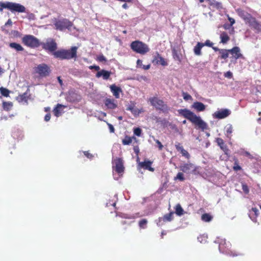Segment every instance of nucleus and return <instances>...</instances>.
Instances as JSON below:
<instances>
[{
	"instance_id": "nucleus-62",
	"label": "nucleus",
	"mask_w": 261,
	"mask_h": 261,
	"mask_svg": "<svg viewBox=\"0 0 261 261\" xmlns=\"http://www.w3.org/2000/svg\"><path fill=\"white\" fill-rule=\"evenodd\" d=\"M50 119V115L49 114H47L44 117V120L46 121H48Z\"/></svg>"
},
{
	"instance_id": "nucleus-12",
	"label": "nucleus",
	"mask_w": 261,
	"mask_h": 261,
	"mask_svg": "<svg viewBox=\"0 0 261 261\" xmlns=\"http://www.w3.org/2000/svg\"><path fill=\"white\" fill-rule=\"evenodd\" d=\"M113 170L119 174H121L124 171V167L122 160L120 158L114 159L112 162Z\"/></svg>"
},
{
	"instance_id": "nucleus-60",
	"label": "nucleus",
	"mask_w": 261,
	"mask_h": 261,
	"mask_svg": "<svg viewBox=\"0 0 261 261\" xmlns=\"http://www.w3.org/2000/svg\"><path fill=\"white\" fill-rule=\"evenodd\" d=\"M228 19L230 22L231 25H232L235 23V20L233 18L230 17L228 16Z\"/></svg>"
},
{
	"instance_id": "nucleus-41",
	"label": "nucleus",
	"mask_w": 261,
	"mask_h": 261,
	"mask_svg": "<svg viewBox=\"0 0 261 261\" xmlns=\"http://www.w3.org/2000/svg\"><path fill=\"white\" fill-rule=\"evenodd\" d=\"M182 96H183L184 99L185 100H189L192 99V97L190 94H189L188 93H187L186 92L182 93Z\"/></svg>"
},
{
	"instance_id": "nucleus-63",
	"label": "nucleus",
	"mask_w": 261,
	"mask_h": 261,
	"mask_svg": "<svg viewBox=\"0 0 261 261\" xmlns=\"http://www.w3.org/2000/svg\"><path fill=\"white\" fill-rule=\"evenodd\" d=\"M150 66V65H143L142 68L145 70H147L149 69Z\"/></svg>"
},
{
	"instance_id": "nucleus-28",
	"label": "nucleus",
	"mask_w": 261,
	"mask_h": 261,
	"mask_svg": "<svg viewBox=\"0 0 261 261\" xmlns=\"http://www.w3.org/2000/svg\"><path fill=\"white\" fill-rule=\"evenodd\" d=\"M204 46V44H203V43L198 42L197 45L194 48V54L197 56L201 55V49Z\"/></svg>"
},
{
	"instance_id": "nucleus-32",
	"label": "nucleus",
	"mask_w": 261,
	"mask_h": 261,
	"mask_svg": "<svg viewBox=\"0 0 261 261\" xmlns=\"http://www.w3.org/2000/svg\"><path fill=\"white\" fill-rule=\"evenodd\" d=\"M148 221L146 219H143L139 221L138 224L140 229H146L147 228Z\"/></svg>"
},
{
	"instance_id": "nucleus-3",
	"label": "nucleus",
	"mask_w": 261,
	"mask_h": 261,
	"mask_svg": "<svg viewBox=\"0 0 261 261\" xmlns=\"http://www.w3.org/2000/svg\"><path fill=\"white\" fill-rule=\"evenodd\" d=\"M77 49V47L73 46L69 50L64 49H60L56 51H54L53 54L54 57L56 58H59L62 60H69L76 57Z\"/></svg>"
},
{
	"instance_id": "nucleus-34",
	"label": "nucleus",
	"mask_w": 261,
	"mask_h": 261,
	"mask_svg": "<svg viewBox=\"0 0 261 261\" xmlns=\"http://www.w3.org/2000/svg\"><path fill=\"white\" fill-rule=\"evenodd\" d=\"M173 213H170L168 214H166L163 217V221L164 222H170L171 221L172 219H173Z\"/></svg>"
},
{
	"instance_id": "nucleus-22",
	"label": "nucleus",
	"mask_w": 261,
	"mask_h": 261,
	"mask_svg": "<svg viewBox=\"0 0 261 261\" xmlns=\"http://www.w3.org/2000/svg\"><path fill=\"white\" fill-rule=\"evenodd\" d=\"M228 51L236 59H238L242 57L240 53V49L239 47L236 46L232 49L228 50Z\"/></svg>"
},
{
	"instance_id": "nucleus-35",
	"label": "nucleus",
	"mask_w": 261,
	"mask_h": 261,
	"mask_svg": "<svg viewBox=\"0 0 261 261\" xmlns=\"http://www.w3.org/2000/svg\"><path fill=\"white\" fill-rule=\"evenodd\" d=\"M212 217L208 214H204L201 216V219L204 222H210L211 221Z\"/></svg>"
},
{
	"instance_id": "nucleus-10",
	"label": "nucleus",
	"mask_w": 261,
	"mask_h": 261,
	"mask_svg": "<svg viewBox=\"0 0 261 261\" xmlns=\"http://www.w3.org/2000/svg\"><path fill=\"white\" fill-rule=\"evenodd\" d=\"M149 100L151 105L156 109L160 110L163 112H166L168 110L167 105L164 103L162 100L159 99L158 97H151L149 99Z\"/></svg>"
},
{
	"instance_id": "nucleus-49",
	"label": "nucleus",
	"mask_w": 261,
	"mask_h": 261,
	"mask_svg": "<svg viewBox=\"0 0 261 261\" xmlns=\"http://www.w3.org/2000/svg\"><path fill=\"white\" fill-rule=\"evenodd\" d=\"M127 110L131 111L132 113H133L134 114H136L137 113V110H136L135 109L134 105H129L127 107Z\"/></svg>"
},
{
	"instance_id": "nucleus-43",
	"label": "nucleus",
	"mask_w": 261,
	"mask_h": 261,
	"mask_svg": "<svg viewBox=\"0 0 261 261\" xmlns=\"http://www.w3.org/2000/svg\"><path fill=\"white\" fill-rule=\"evenodd\" d=\"M132 139L129 137L125 138L122 141V143L124 145H129V144H130L132 143Z\"/></svg>"
},
{
	"instance_id": "nucleus-18",
	"label": "nucleus",
	"mask_w": 261,
	"mask_h": 261,
	"mask_svg": "<svg viewBox=\"0 0 261 261\" xmlns=\"http://www.w3.org/2000/svg\"><path fill=\"white\" fill-rule=\"evenodd\" d=\"M172 53L174 60L180 62L182 59V55L180 48L173 47L172 48Z\"/></svg>"
},
{
	"instance_id": "nucleus-11",
	"label": "nucleus",
	"mask_w": 261,
	"mask_h": 261,
	"mask_svg": "<svg viewBox=\"0 0 261 261\" xmlns=\"http://www.w3.org/2000/svg\"><path fill=\"white\" fill-rule=\"evenodd\" d=\"M34 70L36 73H38L42 77L48 76L50 72L49 67L45 64H41L38 65L35 68Z\"/></svg>"
},
{
	"instance_id": "nucleus-46",
	"label": "nucleus",
	"mask_w": 261,
	"mask_h": 261,
	"mask_svg": "<svg viewBox=\"0 0 261 261\" xmlns=\"http://www.w3.org/2000/svg\"><path fill=\"white\" fill-rule=\"evenodd\" d=\"M228 50H223L221 53V58L222 59H226L228 57Z\"/></svg>"
},
{
	"instance_id": "nucleus-1",
	"label": "nucleus",
	"mask_w": 261,
	"mask_h": 261,
	"mask_svg": "<svg viewBox=\"0 0 261 261\" xmlns=\"http://www.w3.org/2000/svg\"><path fill=\"white\" fill-rule=\"evenodd\" d=\"M178 114L189 120L192 123L197 125L202 130L207 129L208 125L200 116H197L194 113L187 109H179L177 111Z\"/></svg>"
},
{
	"instance_id": "nucleus-31",
	"label": "nucleus",
	"mask_w": 261,
	"mask_h": 261,
	"mask_svg": "<svg viewBox=\"0 0 261 261\" xmlns=\"http://www.w3.org/2000/svg\"><path fill=\"white\" fill-rule=\"evenodd\" d=\"M175 213L178 216H181L184 214V211L179 204H176L175 206Z\"/></svg>"
},
{
	"instance_id": "nucleus-30",
	"label": "nucleus",
	"mask_w": 261,
	"mask_h": 261,
	"mask_svg": "<svg viewBox=\"0 0 261 261\" xmlns=\"http://www.w3.org/2000/svg\"><path fill=\"white\" fill-rule=\"evenodd\" d=\"M9 46L18 51H22L23 50V47L20 44L16 43H10Z\"/></svg>"
},
{
	"instance_id": "nucleus-48",
	"label": "nucleus",
	"mask_w": 261,
	"mask_h": 261,
	"mask_svg": "<svg viewBox=\"0 0 261 261\" xmlns=\"http://www.w3.org/2000/svg\"><path fill=\"white\" fill-rule=\"evenodd\" d=\"M153 139L154 141L156 142V143L158 144L159 149L162 150L163 148V145L162 144L161 142L159 140L155 139L153 137Z\"/></svg>"
},
{
	"instance_id": "nucleus-45",
	"label": "nucleus",
	"mask_w": 261,
	"mask_h": 261,
	"mask_svg": "<svg viewBox=\"0 0 261 261\" xmlns=\"http://www.w3.org/2000/svg\"><path fill=\"white\" fill-rule=\"evenodd\" d=\"M233 169L234 171L241 170L242 169L241 167L238 164L237 160L235 161L234 165L233 167Z\"/></svg>"
},
{
	"instance_id": "nucleus-2",
	"label": "nucleus",
	"mask_w": 261,
	"mask_h": 261,
	"mask_svg": "<svg viewBox=\"0 0 261 261\" xmlns=\"http://www.w3.org/2000/svg\"><path fill=\"white\" fill-rule=\"evenodd\" d=\"M236 11L238 15L244 20L246 24L257 31L261 32V23L258 22L251 14L242 9H238Z\"/></svg>"
},
{
	"instance_id": "nucleus-40",
	"label": "nucleus",
	"mask_w": 261,
	"mask_h": 261,
	"mask_svg": "<svg viewBox=\"0 0 261 261\" xmlns=\"http://www.w3.org/2000/svg\"><path fill=\"white\" fill-rule=\"evenodd\" d=\"M198 241L201 243H205L206 242L207 236L205 235L200 236L197 238Z\"/></svg>"
},
{
	"instance_id": "nucleus-47",
	"label": "nucleus",
	"mask_w": 261,
	"mask_h": 261,
	"mask_svg": "<svg viewBox=\"0 0 261 261\" xmlns=\"http://www.w3.org/2000/svg\"><path fill=\"white\" fill-rule=\"evenodd\" d=\"M180 153L182 154V155L184 156H185L187 159H189L190 158V154L188 152L187 150L183 149L181 151Z\"/></svg>"
},
{
	"instance_id": "nucleus-4",
	"label": "nucleus",
	"mask_w": 261,
	"mask_h": 261,
	"mask_svg": "<svg viewBox=\"0 0 261 261\" xmlns=\"http://www.w3.org/2000/svg\"><path fill=\"white\" fill-rule=\"evenodd\" d=\"M215 243L219 244V250L220 252L232 256L238 255V254L231 249V244L229 242H226L225 239L217 238Z\"/></svg>"
},
{
	"instance_id": "nucleus-26",
	"label": "nucleus",
	"mask_w": 261,
	"mask_h": 261,
	"mask_svg": "<svg viewBox=\"0 0 261 261\" xmlns=\"http://www.w3.org/2000/svg\"><path fill=\"white\" fill-rule=\"evenodd\" d=\"M216 142L218 145L220 147L221 149L223 150L226 154H227V152L228 151V149L222 139L218 138L216 139Z\"/></svg>"
},
{
	"instance_id": "nucleus-54",
	"label": "nucleus",
	"mask_w": 261,
	"mask_h": 261,
	"mask_svg": "<svg viewBox=\"0 0 261 261\" xmlns=\"http://www.w3.org/2000/svg\"><path fill=\"white\" fill-rule=\"evenodd\" d=\"M224 76L225 77L231 79L232 77V73L230 71H227L224 74Z\"/></svg>"
},
{
	"instance_id": "nucleus-6",
	"label": "nucleus",
	"mask_w": 261,
	"mask_h": 261,
	"mask_svg": "<svg viewBox=\"0 0 261 261\" xmlns=\"http://www.w3.org/2000/svg\"><path fill=\"white\" fill-rule=\"evenodd\" d=\"M130 48L135 52L141 55H145L149 51L147 44L138 40L131 43Z\"/></svg>"
},
{
	"instance_id": "nucleus-52",
	"label": "nucleus",
	"mask_w": 261,
	"mask_h": 261,
	"mask_svg": "<svg viewBox=\"0 0 261 261\" xmlns=\"http://www.w3.org/2000/svg\"><path fill=\"white\" fill-rule=\"evenodd\" d=\"M176 149L179 151H181L183 149V147L179 143L176 142L175 144Z\"/></svg>"
},
{
	"instance_id": "nucleus-64",
	"label": "nucleus",
	"mask_w": 261,
	"mask_h": 261,
	"mask_svg": "<svg viewBox=\"0 0 261 261\" xmlns=\"http://www.w3.org/2000/svg\"><path fill=\"white\" fill-rule=\"evenodd\" d=\"M58 80L59 83H60V84L61 85H62V84H63V82H62V80L61 79V77H60V76H58Z\"/></svg>"
},
{
	"instance_id": "nucleus-42",
	"label": "nucleus",
	"mask_w": 261,
	"mask_h": 261,
	"mask_svg": "<svg viewBox=\"0 0 261 261\" xmlns=\"http://www.w3.org/2000/svg\"><path fill=\"white\" fill-rule=\"evenodd\" d=\"M142 133V130L139 127L135 128L134 130V133L135 135L140 137Z\"/></svg>"
},
{
	"instance_id": "nucleus-58",
	"label": "nucleus",
	"mask_w": 261,
	"mask_h": 261,
	"mask_svg": "<svg viewBox=\"0 0 261 261\" xmlns=\"http://www.w3.org/2000/svg\"><path fill=\"white\" fill-rule=\"evenodd\" d=\"M137 66L138 67H142L143 65H142V61L140 60V59H138L137 61Z\"/></svg>"
},
{
	"instance_id": "nucleus-55",
	"label": "nucleus",
	"mask_w": 261,
	"mask_h": 261,
	"mask_svg": "<svg viewBox=\"0 0 261 261\" xmlns=\"http://www.w3.org/2000/svg\"><path fill=\"white\" fill-rule=\"evenodd\" d=\"M203 44H204V46H207L209 47H212L213 45V43L211 42L209 40H207L204 43H203Z\"/></svg>"
},
{
	"instance_id": "nucleus-59",
	"label": "nucleus",
	"mask_w": 261,
	"mask_h": 261,
	"mask_svg": "<svg viewBox=\"0 0 261 261\" xmlns=\"http://www.w3.org/2000/svg\"><path fill=\"white\" fill-rule=\"evenodd\" d=\"M12 24V21L10 19H9L7 22L5 23L4 27L11 26Z\"/></svg>"
},
{
	"instance_id": "nucleus-14",
	"label": "nucleus",
	"mask_w": 261,
	"mask_h": 261,
	"mask_svg": "<svg viewBox=\"0 0 261 261\" xmlns=\"http://www.w3.org/2000/svg\"><path fill=\"white\" fill-rule=\"evenodd\" d=\"M43 48L54 53L57 48V43L53 39H48L46 42L43 44Z\"/></svg>"
},
{
	"instance_id": "nucleus-13",
	"label": "nucleus",
	"mask_w": 261,
	"mask_h": 261,
	"mask_svg": "<svg viewBox=\"0 0 261 261\" xmlns=\"http://www.w3.org/2000/svg\"><path fill=\"white\" fill-rule=\"evenodd\" d=\"M231 114L230 110L227 109H222L216 111L213 114V117L214 118L222 119L227 117Z\"/></svg>"
},
{
	"instance_id": "nucleus-8",
	"label": "nucleus",
	"mask_w": 261,
	"mask_h": 261,
	"mask_svg": "<svg viewBox=\"0 0 261 261\" xmlns=\"http://www.w3.org/2000/svg\"><path fill=\"white\" fill-rule=\"evenodd\" d=\"M179 168L182 172L188 174H193L196 175L198 173L197 171L198 167L190 162L182 163L180 165Z\"/></svg>"
},
{
	"instance_id": "nucleus-9",
	"label": "nucleus",
	"mask_w": 261,
	"mask_h": 261,
	"mask_svg": "<svg viewBox=\"0 0 261 261\" xmlns=\"http://www.w3.org/2000/svg\"><path fill=\"white\" fill-rule=\"evenodd\" d=\"M22 41L25 45L31 48L37 47L40 45L39 40L33 35H25L22 38Z\"/></svg>"
},
{
	"instance_id": "nucleus-61",
	"label": "nucleus",
	"mask_w": 261,
	"mask_h": 261,
	"mask_svg": "<svg viewBox=\"0 0 261 261\" xmlns=\"http://www.w3.org/2000/svg\"><path fill=\"white\" fill-rule=\"evenodd\" d=\"M199 2L200 3L205 2L208 5H213V3L212 2V1L211 0H199Z\"/></svg>"
},
{
	"instance_id": "nucleus-21",
	"label": "nucleus",
	"mask_w": 261,
	"mask_h": 261,
	"mask_svg": "<svg viewBox=\"0 0 261 261\" xmlns=\"http://www.w3.org/2000/svg\"><path fill=\"white\" fill-rule=\"evenodd\" d=\"M151 164H152V162L149 161H145L142 162H139V167H140L142 168L148 170L152 172L154 171V168H153L151 167Z\"/></svg>"
},
{
	"instance_id": "nucleus-56",
	"label": "nucleus",
	"mask_w": 261,
	"mask_h": 261,
	"mask_svg": "<svg viewBox=\"0 0 261 261\" xmlns=\"http://www.w3.org/2000/svg\"><path fill=\"white\" fill-rule=\"evenodd\" d=\"M107 124L109 126V128L110 133H114V130H115L114 126L111 124H110L109 123H107Z\"/></svg>"
},
{
	"instance_id": "nucleus-20",
	"label": "nucleus",
	"mask_w": 261,
	"mask_h": 261,
	"mask_svg": "<svg viewBox=\"0 0 261 261\" xmlns=\"http://www.w3.org/2000/svg\"><path fill=\"white\" fill-rule=\"evenodd\" d=\"M259 213V211L256 207H252L251 210L249 211L248 215L250 218L254 222H256V217L258 216Z\"/></svg>"
},
{
	"instance_id": "nucleus-29",
	"label": "nucleus",
	"mask_w": 261,
	"mask_h": 261,
	"mask_svg": "<svg viewBox=\"0 0 261 261\" xmlns=\"http://www.w3.org/2000/svg\"><path fill=\"white\" fill-rule=\"evenodd\" d=\"M220 38L221 39V42L225 44L229 40V37L227 33L223 32L221 33Z\"/></svg>"
},
{
	"instance_id": "nucleus-36",
	"label": "nucleus",
	"mask_w": 261,
	"mask_h": 261,
	"mask_svg": "<svg viewBox=\"0 0 261 261\" xmlns=\"http://www.w3.org/2000/svg\"><path fill=\"white\" fill-rule=\"evenodd\" d=\"M0 92L2 95L5 97H8L10 93L9 90L3 87L0 88Z\"/></svg>"
},
{
	"instance_id": "nucleus-38",
	"label": "nucleus",
	"mask_w": 261,
	"mask_h": 261,
	"mask_svg": "<svg viewBox=\"0 0 261 261\" xmlns=\"http://www.w3.org/2000/svg\"><path fill=\"white\" fill-rule=\"evenodd\" d=\"M239 153L241 155L248 156L250 159L252 158V156L250 154V153L248 151H245L243 149L240 150L239 151Z\"/></svg>"
},
{
	"instance_id": "nucleus-25",
	"label": "nucleus",
	"mask_w": 261,
	"mask_h": 261,
	"mask_svg": "<svg viewBox=\"0 0 261 261\" xmlns=\"http://www.w3.org/2000/svg\"><path fill=\"white\" fill-rule=\"evenodd\" d=\"M65 107L63 105H62L61 104H58L56 107L53 110L54 115L57 117H58L60 116H61L62 113L63 108Z\"/></svg>"
},
{
	"instance_id": "nucleus-53",
	"label": "nucleus",
	"mask_w": 261,
	"mask_h": 261,
	"mask_svg": "<svg viewBox=\"0 0 261 261\" xmlns=\"http://www.w3.org/2000/svg\"><path fill=\"white\" fill-rule=\"evenodd\" d=\"M83 153L84 155L89 159H91L94 156L93 154H92L88 151H84Z\"/></svg>"
},
{
	"instance_id": "nucleus-27",
	"label": "nucleus",
	"mask_w": 261,
	"mask_h": 261,
	"mask_svg": "<svg viewBox=\"0 0 261 261\" xmlns=\"http://www.w3.org/2000/svg\"><path fill=\"white\" fill-rule=\"evenodd\" d=\"M224 131L226 137L230 138L233 132V127L231 124H227L224 127Z\"/></svg>"
},
{
	"instance_id": "nucleus-19",
	"label": "nucleus",
	"mask_w": 261,
	"mask_h": 261,
	"mask_svg": "<svg viewBox=\"0 0 261 261\" xmlns=\"http://www.w3.org/2000/svg\"><path fill=\"white\" fill-rule=\"evenodd\" d=\"M111 72L110 71L102 69L98 71L96 74V76L97 78L102 77L105 80H107L109 79L111 75Z\"/></svg>"
},
{
	"instance_id": "nucleus-24",
	"label": "nucleus",
	"mask_w": 261,
	"mask_h": 261,
	"mask_svg": "<svg viewBox=\"0 0 261 261\" xmlns=\"http://www.w3.org/2000/svg\"><path fill=\"white\" fill-rule=\"evenodd\" d=\"M110 89L115 97L119 98L120 92H121L120 88L116 86L115 85H112L110 86Z\"/></svg>"
},
{
	"instance_id": "nucleus-5",
	"label": "nucleus",
	"mask_w": 261,
	"mask_h": 261,
	"mask_svg": "<svg viewBox=\"0 0 261 261\" xmlns=\"http://www.w3.org/2000/svg\"><path fill=\"white\" fill-rule=\"evenodd\" d=\"M0 7L4 8L5 9H8L12 12H17L22 13L25 11V8L23 5L18 3L9 2L5 3L0 2Z\"/></svg>"
},
{
	"instance_id": "nucleus-15",
	"label": "nucleus",
	"mask_w": 261,
	"mask_h": 261,
	"mask_svg": "<svg viewBox=\"0 0 261 261\" xmlns=\"http://www.w3.org/2000/svg\"><path fill=\"white\" fill-rule=\"evenodd\" d=\"M104 104L105 106L110 110L115 109L118 106L117 101L110 98H106L104 100Z\"/></svg>"
},
{
	"instance_id": "nucleus-7",
	"label": "nucleus",
	"mask_w": 261,
	"mask_h": 261,
	"mask_svg": "<svg viewBox=\"0 0 261 261\" xmlns=\"http://www.w3.org/2000/svg\"><path fill=\"white\" fill-rule=\"evenodd\" d=\"M54 25L56 29L60 31H63L65 29H68L71 31L72 29H75L73 27V24L66 19H61L55 20Z\"/></svg>"
},
{
	"instance_id": "nucleus-57",
	"label": "nucleus",
	"mask_w": 261,
	"mask_h": 261,
	"mask_svg": "<svg viewBox=\"0 0 261 261\" xmlns=\"http://www.w3.org/2000/svg\"><path fill=\"white\" fill-rule=\"evenodd\" d=\"M89 68L90 69H95L96 70H97V71H98L100 69V67L98 66H96V65L90 66L89 67Z\"/></svg>"
},
{
	"instance_id": "nucleus-17",
	"label": "nucleus",
	"mask_w": 261,
	"mask_h": 261,
	"mask_svg": "<svg viewBox=\"0 0 261 261\" xmlns=\"http://www.w3.org/2000/svg\"><path fill=\"white\" fill-rule=\"evenodd\" d=\"M152 62L157 65H161L163 66L168 65V63L165 61V59L160 56L159 54H157L154 57Z\"/></svg>"
},
{
	"instance_id": "nucleus-23",
	"label": "nucleus",
	"mask_w": 261,
	"mask_h": 261,
	"mask_svg": "<svg viewBox=\"0 0 261 261\" xmlns=\"http://www.w3.org/2000/svg\"><path fill=\"white\" fill-rule=\"evenodd\" d=\"M192 108L195 109L197 111L202 112L205 110V106L201 102L196 101L193 103Z\"/></svg>"
},
{
	"instance_id": "nucleus-37",
	"label": "nucleus",
	"mask_w": 261,
	"mask_h": 261,
	"mask_svg": "<svg viewBox=\"0 0 261 261\" xmlns=\"http://www.w3.org/2000/svg\"><path fill=\"white\" fill-rule=\"evenodd\" d=\"M18 100L20 102H27L28 98L26 93L20 95L18 97Z\"/></svg>"
},
{
	"instance_id": "nucleus-50",
	"label": "nucleus",
	"mask_w": 261,
	"mask_h": 261,
	"mask_svg": "<svg viewBox=\"0 0 261 261\" xmlns=\"http://www.w3.org/2000/svg\"><path fill=\"white\" fill-rule=\"evenodd\" d=\"M155 222L157 225L159 226L163 225L164 222L163 221V218H159L158 220L155 221Z\"/></svg>"
},
{
	"instance_id": "nucleus-51",
	"label": "nucleus",
	"mask_w": 261,
	"mask_h": 261,
	"mask_svg": "<svg viewBox=\"0 0 261 261\" xmlns=\"http://www.w3.org/2000/svg\"><path fill=\"white\" fill-rule=\"evenodd\" d=\"M242 190L244 191V192L246 194H248L249 192V190L248 186L244 184H242Z\"/></svg>"
},
{
	"instance_id": "nucleus-16",
	"label": "nucleus",
	"mask_w": 261,
	"mask_h": 261,
	"mask_svg": "<svg viewBox=\"0 0 261 261\" xmlns=\"http://www.w3.org/2000/svg\"><path fill=\"white\" fill-rule=\"evenodd\" d=\"M149 214L148 212H142V213H137L133 215L125 214H122L119 216L123 218L132 219H135L137 218H140V217L145 216H147Z\"/></svg>"
},
{
	"instance_id": "nucleus-33",
	"label": "nucleus",
	"mask_w": 261,
	"mask_h": 261,
	"mask_svg": "<svg viewBox=\"0 0 261 261\" xmlns=\"http://www.w3.org/2000/svg\"><path fill=\"white\" fill-rule=\"evenodd\" d=\"M13 106V104L11 102H4L3 103V107L5 110H10Z\"/></svg>"
},
{
	"instance_id": "nucleus-39",
	"label": "nucleus",
	"mask_w": 261,
	"mask_h": 261,
	"mask_svg": "<svg viewBox=\"0 0 261 261\" xmlns=\"http://www.w3.org/2000/svg\"><path fill=\"white\" fill-rule=\"evenodd\" d=\"M174 179L175 180H179L180 181H184L185 180L184 174L182 172H178L176 176L174 177Z\"/></svg>"
},
{
	"instance_id": "nucleus-44",
	"label": "nucleus",
	"mask_w": 261,
	"mask_h": 261,
	"mask_svg": "<svg viewBox=\"0 0 261 261\" xmlns=\"http://www.w3.org/2000/svg\"><path fill=\"white\" fill-rule=\"evenodd\" d=\"M97 60L100 62H106L107 59L103 55H100L97 57Z\"/></svg>"
}]
</instances>
